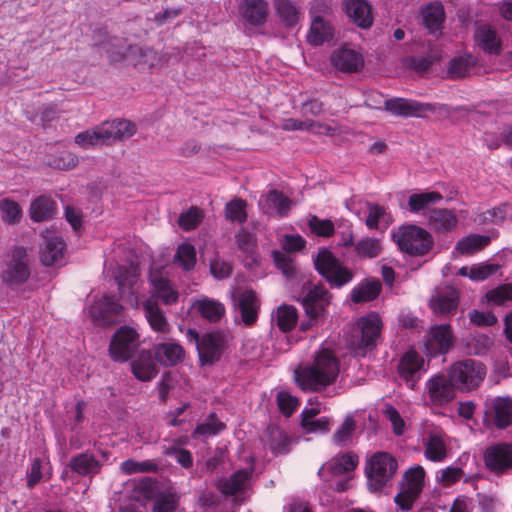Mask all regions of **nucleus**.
<instances>
[{
  "mask_svg": "<svg viewBox=\"0 0 512 512\" xmlns=\"http://www.w3.org/2000/svg\"><path fill=\"white\" fill-rule=\"evenodd\" d=\"M339 374V361L332 351L321 349L310 365L295 370V379L305 391H321L333 384Z\"/></svg>",
  "mask_w": 512,
  "mask_h": 512,
  "instance_id": "1",
  "label": "nucleus"
},
{
  "mask_svg": "<svg viewBox=\"0 0 512 512\" xmlns=\"http://www.w3.org/2000/svg\"><path fill=\"white\" fill-rule=\"evenodd\" d=\"M135 132L136 126L132 122L115 119L113 121H105L100 125L78 133L75 136V143L83 149H90L128 139Z\"/></svg>",
  "mask_w": 512,
  "mask_h": 512,
  "instance_id": "2",
  "label": "nucleus"
},
{
  "mask_svg": "<svg viewBox=\"0 0 512 512\" xmlns=\"http://www.w3.org/2000/svg\"><path fill=\"white\" fill-rule=\"evenodd\" d=\"M382 322L378 314L370 313L361 317L353 326L351 334L347 339L348 346L364 355L366 350L376 346L380 336Z\"/></svg>",
  "mask_w": 512,
  "mask_h": 512,
  "instance_id": "3",
  "label": "nucleus"
},
{
  "mask_svg": "<svg viewBox=\"0 0 512 512\" xmlns=\"http://www.w3.org/2000/svg\"><path fill=\"white\" fill-rule=\"evenodd\" d=\"M398 469L396 459L387 452L373 454L366 466L368 487L372 491H380L393 479Z\"/></svg>",
  "mask_w": 512,
  "mask_h": 512,
  "instance_id": "4",
  "label": "nucleus"
},
{
  "mask_svg": "<svg viewBox=\"0 0 512 512\" xmlns=\"http://www.w3.org/2000/svg\"><path fill=\"white\" fill-rule=\"evenodd\" d=\"M393 238L399 248L412 256H422L432 247L433 239L430 233L416 225H405L393 233Z\"/></svg>",
  "mask_w": 512,
  "mask_h": 512,
  "instance_id": "5",
  "label": "nucleus"
},
{
  "mask_svg": "<svg viewBox=\"0 0 512 512\" xmlns=\"http://www.w3.org/2000/svg\"><path fill=\"white\" fill-rule=\"evenodd\" d=\"M448 375L457 389L469 391L482 383L486 375V367L479 361L465 359L451 365Z\"/></svg>",
  "mask_w": 512,
  "mask_h": 512,
  "instance_id": "6",
  "label": "nucleus"
},
{
  "mask_svg": "<svg viewBox=\"0 0 512 512\" xmlns=\"http://www.w3.org/2000/svg\"><path fill=\"white\" fill-rule=\"evenodd\" d=\"M316 270L329 282L332 287L340 288L352 281L354 273L343 266L329 250L322 249L314 259Z\"/></svg>",
  "mask_w": 512,
  "mask_h": 512,
  "instance_id": "7",
  "label": "nucleus"
},
{
  "mask_svg": "<svg viewBox=\"0 0 512 512\" xmlns=\"http://www.w3.org/2000/svg\"><path fill=\"white\" fill-rule=\"evenodd\" d=\"M305 318L300 322V330L307 331L318 325L326 316L329 293L323 286H314L302 300Z\"/></svg>",
  "mask_w": 512,
  "mask_h": 512,
  "instance_id": "8",
  "label": "nucleus"
},
{
  "mask_svg": "<svg viewBox=\"0 0 512 512\" xmlns=\"http://www.w3.org/2000/svg\"><path fill=\"white\" fill-rule=\"evenodd\" d=\"M425 471L421 466L408 469L399 484V492L394 502L402 511H409L419 497L424 486Z\"/></svg>",
  "mask_w": 512,
  "mask_h": 512,
  "instance_id": "9",
  "label": "nucleus"
},
{
  "mask_svg": "<svg viewBox=\"0 0 512 512\" xmlns=\"http://www.w3.org/2000/svg\"><path fill=\"white\" fill-rule=\"evenodd\" d=\"M385 110L395 116L425 117L428 113L447 115L446 104L422 103L412 99L393 98L384 102Z\"/></svg>",
  "mask_w": 512,
  "mask_h": 512,
  "instance_id": "10",
  "label": "nucleus"
},
{
  "mask_svg": "<svg viewBox=\"0 0 512 512\" xmlns=\"http://www.w3.org/2000/svg\"><path fill=\"white\" fill-rule=\"evenodd\" d=\"M483 424L488 429H505L512 425V398L497 396L486 399Z\"/></svg>",
  "mask_w": 512,
  "mask_h": 512,
  "instance_id": "11",
  "label": "nucleus"
},
{
  "mask_svg": "<svg viewBox=\"0 0 512 512\" xmlns=\"http://www.w3.org/2000/svg\"><path fill=\"white\" fill-rule=\"evenodd\" d=\"M139 343V335L136 330L129 326H122L111 339L110 356L115 361L125 362L134 355Z\"/></svg>",
  "mask_w": 512,
  "mask_h": 512,
  "instance_id": "12",
  "label": "nucleus"
},
{
  "mask_svg": "<svg viewBox=\"0 0 512 512\" xmlns=\"http://www.w3.org/2000/svg\"><path fill=\"white\" fill-rule=\"evenodd\" d=\"M397 369L399 378L408 388L414 390L422 375L426 373L428 364L416 351L409 350L400 358Z\"/></svg>",
  "mask_w": 512,
  "mask_h": 512,
  "instance_id": "13",
  "label": "nucleus"
},
{
  "mask_svg": "<svg viewBox=\"0 0 512 512\" xmlns=\"http://www.w3.org/2000/svg\"><path fill=\"white\" fill-rule=\"evenodd\" d=\"M459 306V292L456 288L442 284L436 286L429 300V307L435 315H453Z\"/></svg>",
  "mask_w": 512,
  "mask_h": 512,
  "instance_id": "14",
  "label": "nucleus"
},
{
  "mask_svg": "<svg viewBox=\"0 0 512 512\" xmlns=\"http://www.w3.org/2000/svg\"><path fill=\"white\" fill-rule=\"evenodd\" d=\"M29 276L27 251L24 247H16L12 250L10 260L3 273V280L10 285H18L25 282Z\"/></svg>",
  "mask_w": 512,
  "mask_h": 512,
  "instance_id": "15",
  "label": "nucleus"
},
{
  "mask_svg": "<svg viewBox=\"0 0 512 512\" xmlns=\"http://www.w3.org/2000/svg\"><path fill=\"white\" fill-rule=\"evenodd\" d=\"M425 388L431 403L438 406L453 400L457 389L449 375L443 373L435 374L428 379Z\"/></svg>",
  "mask_w": 512,
  "mask_h": 512,
  "instance_id": "16",
  "label": "nucleus"
},
{
  "mask_svg": "<svg viewBox=\"0 0 512 512\" xmlns=\"http://www.w3.org/2000/svg\"><path fill=\"white\" fill-rule=\"evenodd\" d=\"M187 335L195 341L203 364H212L220 359L223 351V341L220 336L205 334L199 338L198 333L193 329H189Z\"/></svg>",
  "mask_w": 512,
  "mask_h": 512,
  "instance_id": "17",
  "label": "nucleus"
},
{
  "mask_svg": "<svg viewBox=\"0 0 512 512\" xmlns=\"http://www.w3.org/2000/svg\"><path fill=\"white\" fill-rule=\"evenodd\" d=\"M486 467L495 473H504L512 469V443L493 444L484 452Z\"/></svg>",
  "mask_w": 512,
  "mask_h": 512,
  "instance_id": "18",
  "label": "nucleus"
},
{
  "mask_svg": "<svg viewBox=\"0 0 512 512\" xmlns=\"http://www.w3.org/2000/svg\"><path fill=\"white\" fill-rule=\"evenodd\" d=\"M453 341L454 336L449 324L436 325L430 329L425 342V352L431 357L446 354L451 349Z\"/></svg>",
  "mask_w": 512,
  "mask_h": 512,
  "instance_id": "19",
  "label": "nucleus"
},
{
  "mask_svg": "<svg viewBox=\"0 0 512 512\" xmlns=\"http://www.w3.org/2000/svg\"><path fill=\"white\" fill-rule=\"evenodd\" d=\"M234 308L240 314L246 326L253 325L258 318L259 300L251 290L240 291L233 295Z\"/></svg>",
  "mask_w": 512,
  "mask_h": 512,
  "instance_id": "20",
  "label": "nucleus"
},
{
  "mask_svg": "<svg viewBox=\"0 0 512 512\" xmlns=\"http://www.w3.org/2000/svg\"><path fill=\"white\" fill-rule=\"evenodd\" d=\"M270 13L267 0H242L239 4L241 19L253 27L263 26Z\"/></svg>",
  "mask_w": 512,
  "mask_h": 512,
  "instance_id": "21",
  "label": "nucleus"
},
{
  "mask_svg": "<svg viewBox=\"0 0 512 512\" xmlns=\"http://www.w3.org/2000/svg\"><path fill=\"white\" fill-rule=\"evenodd\" d=\"M122 310V305L113 296H104L90 307L89 312L96 323L111 325L115 321L114 316L120 315Z\"/></svg>",
  "mask_w": 512,
  "mask_h": 512,
  "instance_id": "22",
  "label": "nucleus"
},
{
  "mask_svg": "<svg viewBox=\"0 0 512 512\" xmlns=\"http://www.w3.org/2000/svg\"><path fill=\"white\" fill-rule=\"evenodd\" d=\"M43 244L40 248V259L45 266L59 263L64 255L65 243L54 232L47 231L43 234Z\"/></svg>",
  "mask_w": 512,
  "mask_h": 512,
  "instance_id": "23",
  "label": "nucleus"
},
{
  "mask_svg": "<svg viewBox=\"0 0 512 512\" xmlns=\"http://www.w3.org/2000/svg\"><path fill=\"white\" fill-rule=\"evenodd\" d=\"M330 8L324 2L316 3L311 8V14H313V20L308 35V40L314 45H320L331 36V30L327 23L324 22L322 17L318 13H329Z\"/></svg>",
  "mask_w": 512,
  "mask_h": 512,
  "instance_id": "24",
  "label": "nucleus"
},
{
  "mask_svg": "<svg viewBox=\"0 0 512 512\" xmlns=\"http://www.w3.org/2000/svg\"><path fill=\"white\" fill-rule=\"evenodd\" d=\"M332 65L344 73H355L364 66L362 55L352 49L341 48L333 52L331 56Z\"/></svg>",
  "mask_w": 512,
  "mask_h": 512,
  "instance_id": "25",
  "label": "nucleus"
},
{
  "mask_svg": "<svg viewBox=\"0 0 512 512\" xmlns=\"http://www.w3.org/2000/svg\"><path fill=\"white\" fill-rule=\"evenodd\" d=\"M343 7L347 16L357 26L366 29L372 25L371 6L366 0H345Z\"/></svg>",
  "mask_w": 512,
  "mask_h": 512,
  "instance_id": "26",
  "label": "nucleus"
},
{
  "mask_svg": "<svg viewBox=\"0 0 512 512\" xmlns=\"http://www.w3.org/2000/svg\"><path fill=\"white\" fill-rule=\"evenodd\" d=\"M154 355L160 364L173 366L184 359L185 351L179 343L169 340L155 345Z\"/></svg>",
  "mask_w": 512,
  "mask_h": 512,
  "instance_id": "27",
  "label": "nucleus"
},
{
  "mask_svg": "<svg viewBox=\"0 0 512 512\" xmlns=\"http://www.w3.org/2000/svg\"><path fill=\"white\" fill-rule=\"evenodd\" d=\"M145 318L147 319L153 331L167 334L171 330V326L157 302L150 298L142 304Z\"/></svg>",
  "mask_w": 512,
  "mask_h": 512,
  "instance_id": "28",
  "label": "nucleus"
},
{
  "mask_svg": "<svg viewBox=\"0 0 512 512\" xmlns=\"http://www.w3.org/2000/svg\"><path fill=\"white\" fill-rule=\"evenodd\" d=\"M457 222L454 212L446 208L432 209L428 213V224L435 232L452 231L456 228Z\"/></svg>",
  "mask_w": 512,
  "mask_h": 512,
  "instance_id": "29",
  "label": "nucleus"
},
{
  "mask_svg": "<svg viewBox=\"0 0 512 512\" xmlns=\"http://www.w3.org/2000/svg\"><path fill=\"white\" fill-rule=\"evenodd\" d=\"M422 21L430 33H435L442 28L445 11L440 2H431L421 8Z\"/></svg>",
  "mask_w": 512,
  "mask_h": 512,
  "instance_id": "30",
  "label": "nucleus"
},
{
  "mask_svg": "<svg viewBox=\"0 0 512 512\" xmlns=\"http://www.w3.org/2000/svg\"><path fill=\"white\" fill-rule=\"evenodd\" d=\"M119 293L123 300L130 303L132 306L138 304V298L136 296L137 289V275L134 270L125 269V272L120 270V274L117 277Z\"/></svg>",
  "mask_w": 512,
  "mask_h": 512,
  "instance_id": "31",
  "label": "nucleus"
},
{
  "mask_svg": "<svg viewBox=\"0 0 512 512\" xmlns=\"http://www.w3.org/2000/svg\"><path fill=\"white\" fill-rule=\"evenodd\" d=\"M193 307L204 319L211 323L219 322L225 315L224 305L211 298H201L195 301Z\"/></svg>",
  "mask_w": 512,
  "mask_h": 512,
  "instance_id": "32",
  "label": "nucleus"
},
{
  "mask_svg": "<svg viewBox=\"0 0 512 512\" xmlns=\"http://www.w3.org/2000/svg\"><path fill=\"white\" fill-rule=\"evenodd\" d=\"M381 282L375 279H365L356 285L351 291V300L354 303L372 301L381 292Z\"/></svg>",
  "mask_w": 512,
  "mask_h": 512,
  "instance_id": "33",
  "label": "nucleus"
},
{
  "mask_svg": "<svg viewBox=\"0 0 512 512\" xmlns=\"http://www.w3.org/2000/svg\"><path fill=\"white\" fill-rule=\"evenodd\" d=\"M150 281L156 296L160 298L164 304L171 305L178 300V292L172 287L168 279L161 275V273H151Z\"/></svg>",
  "mask_w": 512,
  "mask_h": 512,
  "instance_id": "34",
  "label": "nucleus"
},
{
  "mask_svg": "<svg viewBox=\"0 0 512 512\" xmlns=\"http://www.w3.org/2000/svg\"><path fill=\"white\" fill-rule=\"evenodd\" d=\"M70 468L81 476L95 475L100 471L101 464L91 453H81L71 458Z\"/></svg>",
  "mask_w": 512,
  "mask_h": 512,
  "instance_id": "35",
  "label": "nucleus"
},
{
  "mask_svg": "<svg viewBox=\"0 0 512 512\" xmlns=\"http://www.w3.org/2000/svg\"><path fill=\"white\" fill-rule=\"evenodd\" d=\"M56 211L55 202L47 196L37 197L30 205V218L34 222L51 219Z\"/></svg>",
  "mask_w": 512,
  "mask_h": 512,
  "instance_id": "36",
  "label": "nucleus"
},
{
  "mask_svg": "<svg viewBox=\"0 0 512 512\" xmlns=\"http://www.w3.org/2000/svg\"><path fill=\"white\" fill-rule=\"evenodd\" d=\"M264 441L274 454L287 453L291 444L289 436L276 426L267 428Z\"/></svg>",
  "mask_w": 512,
  "mask_h": 512,
  "instance_id": "37",
  "label": "nucleus"
},
{
  "mask_svg": "<svg viewBox=\"0 0 512 512\" xmlns=\"http://www.w3.org/2000/svg\"><path fill=\"white\" fill-rule=\"evenodd\" d=\"M274 8L281 21L288 27L295 26L300 19V9L292 0H274Z\"/></svg>",
  "mask_w": 512,
  "mask_h": 512,
  "instance_id": "38",
  "label": "nucleus"
},
{
  "mask_svg": "<svg viewBox=\"0 0 512 512\" xmlns=\"http://www.w3.org/2000/svg\"><path fill=\"white\" fill-rule=\"evenodd\" d=\"M134 376L141 381H150L156 376V365L148 353H141L131 363Z\"/></svg>",
  "mask_w": 512,
  "mask_h": 512,
  "instance_id": "39",
  "label": "nucleus"
},
{
  "mask_svg": "<svg viewBox=\"0 0 512 512\" xmlns=\"http://www.w3.org/2000/svg\"><path fill=\"white\" fill-rule=\"evenodd\" d=\"M475 40L483 50L489 53H498L500 50V42L496 31L489 25H482L477 28Z\"/></svg>",
  "mask_w": 512,
  "mask_h": 512,
  "instance_id": "40",
  "label": "nucleus"
},
{
  "mask_svg": "<svg viewBox=\"0 0 512 512\" xmlns=\"http://www.w3.org/2000/svg\"><path fill=\"white\" fill-rule=\"evenodd\" d=\"M442 199L443 196L437 191L414 193L408 199L409 210L413 213H420Z\"/></svg>",
  "mask_w": 512,
  "mask_h": 512,
  "instance_id": "41",
  "label": "nucleus"
},
{
  "mask_svg": "<svg viewBox=\"0 0 512 512\" xmlns=\"http://www.w3.org/2000/svg\"><path fill=\"white\" fill-rule=\"evenodd\" d=\"M425 456L434 462H440L446 458V444L440 435L429 434L425 441Z\"/></svg>",
  "mask_w": 512,
  "mask_h": 512,
  "instance_id": "42",
  "label": "nucleus"
},
{
  "mask_svg": "<svg viewBox=\"0 0 512 512\" xmlns=\"http://www.w3.org/2000/svg\"><path fill=\"white\" fill-rule=\"evenodd\" d=\"M249 477L250 473L247 470H238L229 478L220 481L218 488L223 494L234 495L243 489Z\"/></svg>",
  "mask_w": 512,
  "mask_h": 512,
  "instance_id": "43",
  "label": "nucleus"
},
{
  "mask_svg": "<svg viewBox=\"0 0 512 512\" xmlns=\"http://www.w3.org/2000/svg\"><path fill=\"white\" fill-rule=\"evenodd\" d=\"M298 313L295 307L283 305L278 308L275 320L279 329L283 332L290 331L296 325Z\"/></svg>",
  "mask_w": 512,
  "mask_h": 512,
  "instance_id": "44",
  "label": "nucleus"
},
{
  "mask_svg": "<svg viewBox=\"0 0 512 512\" xmlns=\"http://www.w3.org/2000/svg\"><path fill=\"white\" fill-rule=\"evenodd\" d=\"M475 60L472 56H460L453 58L449 62L448 75L452 79L466 76L474 67Z\"/></svg>",
  "mask_w": 512,
  "mask_h": 512,
  "instance_id": "45",
  "label": "nucleus"
},
{
  "mask_svg": "<svg viewBox=\"0 0 512 512\" xmlns=\"http://www.w3.org/2000/svg\"><path fill=\"white\" fill-rule=\"evenodd\" d=\"M174 262L184 270H191L196 263V251L194 246L188 243L179 245L174 255Z\"/></svg>",
  "mask_w": 512,
  "mask_h": 512,
  "instance_id": "46",
  "label": "nucleus"
},
{
  "mask_svg": "<svg viewBox=\"0 0 512 512\" xmlns=\"http://www.w3.org/2000/svg\"><path fill=\"white\" fill-rule=\"evenodd\" d=\"M490 242L487 236L472 234L458 242L456 249L461 254H473L481 250Z\"/></svg>",
  "mask_w": 512,
  "mask_h": 512,
  "instance_id": "47",
  "label": "nucleus"
},
{
  "mask_svg": "<svg viewBox=\"0 0 512 512\" xmlns=\"http://www.w3.org/2000/svg\"><path fill=\"white\" fill-rule=\"evenodd\" d=\"M382 250L379 239L366 237L355 244V252L362 258H376Z\"/></svg>",
  "mask_w": 512,
  "mask_h": 512,
  "instance_id": "48",
  "label": "nucleus"
},
{
  "mask_svg": "<svg viewBox=\"0 0 512 512\" xmlns=\"http://www.w3.org/2000/svg\"><path fill=\"white\" fill-rule=\"evenodd\" d=\"M1 218L4 223L13 225L20 221L22 217V209L19 204L10 199L0 201Z\"/></svg>",
  "mask_w": 512,
  "mask_h": 512,
  "instance_id": "49",
  "label": "nucleus"
},
{
  "mask_svg": "<svg viewBox=\"0 0 512 512\" xmlns=\"http://www.w3.org/2000/svg\"><path fill=\"white\" fill-rule=\"evenodd\" d=\"M157 470L158 465L153 460L137 462L135 460L128 459L121 464V471L127 475L135 473L156 472Z\"/></svg>",
  "mask_w": 512,
  "mask_h": 512,
  "instance_id": "50",
  "label": "nucleus"
},
{
  "mask_svg": "<svg viewBox=\"0 0 512 512\" xmlns=\"http://www.w3.org/2000/svg\"><path fill=\"white\" fill-rule=\"evenodd\" d=\"M308 226L311 232L320 237H330L334 233V223L329 219H321L316 215H309Z\"/></svg>",
  "mask_w": 512,
  "mask_h": 512,
  "instance_id": "51",
  "label": "nucleus"
},
{
  "mask_svg": "<svg viewBox=\"0 0 512 512\" xmlns=\"http://www.w3.org/2000/svg\"><path fill=\"white\" fill-rule=\"evenodd\" d=\"M356 430V423L351 416H347L344 422L333 434V442L336 445H345L351 441Z\"/></svg>",
  "mask_w": 512,
  "mask_h": 512,
  "instance_id": "52",
  "label": "nucleus"
},
{
  "mask_svg": "<svg viewBox=\"0 0 512 512\" xmlns=\"http://www.w3.org/2000/svg\"><path fill=\"white\" fill-rule=\"evenodd\" d=\"M266 202L276 209L277 214L280 217L287 215L291 208L292 202L282 192L272 190L266 197Z\"/></svg>",
  "mask_w": 512,
  "mask_h": 512,
  "instance_id": "53",
  "label": "nucleus"
},
{
  "mask_svg": "<svg viewBox=\"0 0 512 512\" xmlns=\"http://www.w3.org/2000/svg\"><path fill=\"white\" fill-rule=\"evenodd\" d=\"M225 427V424L217 419L215 414H210L203 423L196 427L194 434L214 436L223 431Z\"/></svg>",
  "mask_w": 512,
  "mask_h": 512,
  "instance_id": "54",
  "label": "nucleus"
},
{
  "mask_svg": "<svg viewBox=\"0 0 512 512\" xmlns=\"http://www.w3.org/2000/svg\"><path fill=\"white\" fill-rule=\"evenodd\" d=\"M246 203L241 199H235L226 204V218L232 222L244 223L247 218Z\"/></svg>",
  "mask_w": 512,
  "mask_h": 512,
  "instance_id": "55",
  "label": "nucleus"
},
{
  "mask_svg": "<svg viewBox=\"0 0 512 512\" xmlns=\"http://www.w3.org/2000/svg\"><path fill=\"white\" fill-rule=\"evenodd\" d=\"M202 218V211L193 206L179 216L178 223L182 229L189 231L196 228L202 221Z\"/></svg>",
  "mask_w": 512,
  "mask_h": 512,
  "instance_id": "56",
  "label": "nucleus"
},
{
  "mask_svg": "<svg viewBox=\"0 0 512 512\" xmlns=\"http://www.w3.org/2000/svg\"><path fill=\"white\" fill-rule=\"evenodd\" d=\"M78 164V157L69 151H63L49 160V165L60 170H69Z\"/></svg>",
  "mask_w": 512,
  "mask_h": 512,
  "instance_id": "57",
  "label": "nucleus"
},
{
  "mask_svg": "<svg viewBox=\"0 0 512 512\" xmlns=\"http://www.w3.org/2000/svg\"><path fill=\"white\" fill-rule=\"evenodd\" d=\"M301 425L305 433H326L331 428V420L328 417L312 418L301 420Z\"/></svg>",
  "mask_w": 512,
  "mask_h": 512,
  "instance_id": "58",
  "label": "nucleus"
},
{
  "mask_svg": "<svg viewBox=\"0 0 512 512\" xmlns=\"http://www.w3.org/2000/svg\"><path fill=\"white\" fill-rule=\"evenodd\" d=\"M487 299L489 302H492L496 305H502L506 301L512 300V285L506 284L499 286L493 290H490L487 295Z\"/></svg>",
  "mask_w": 512,
  "mask_h": 512,
  "instance_id": "59",
  "label": "nucleus"
},
{
  "mask_svg": "<svg viewBox=\"0 0 512 512\" xmlns=\"http://www.w3.org/2000/svg\"><path fill=\"white\" fill-rule=\"evenodd\" d=\"M358 464V458L352 453H346L334 460L333 470L335 473L352 471Z\"/></svg>",
  "mask_w": 512,
  "mask_h": 512,
  "instance_id": "60",
  "label": "nucleus"
},
{
  "mask_svg": "<svg viewBox=\"0 0 512 512\" xmlns=\"http://www.w3.org/2000/svg\"><path fill=\"white\" fill-rule=\"evenodd\" d=\"M151 54H153L152 50L144 49L139 46H132L129 49V58L134 66H152V62L148 59Z\"/></svg>",
  "mask_w": 512,
  "mask_h": 512,
  "instance_id": "61",
  "label": "nucleus"
},
{
  "mask_svg": "<svg viewBox=\"0 0 512 512\" xmlns=\"http://www.w3.org/2000/svg\"><path fill=\"white\" fill-rule=\"evenodd\" d=\"M273 258L276 266L287 278H290L294 275L295 265L292 258L288 254L275 251L273 252Z\"/></svg>",
  "mask_w": 512,
  "mask_h": 512,
  "instance_id": "62",
  "label": "nucleus"
},
{
  "mask_svg": "<svg viewBox=\"0 0 512 512\" xmlns=\"http://www.w3.org/2000/svg\"><path fill=\"white\" fill-rule=\"evenodd\" d=\"M433 61L431 56H408L404 59V64L407 68L422 73L430 68Z\"/></svg>",
  "mask_w": 512,
  "mask_h": 512,
  "instance_id": "63",
  "label": "nucleus"
},
{
  "mask_svg": "<svg viewBox=\"0 0 512 512\" xmlns=\"http://www.w3.org/2000/svg\"><path fill=\"white\" fill-rule=\"evenodd\" d=\"M277 403L280 411L289 417L297 408L298 399L287 392L281 391L277 395Z\"/></svg>",
  "mask_w": 512,
  "mask_h": 512,
  "instance_id": "64",
  "label": "nucleus"
}]
</instances>
